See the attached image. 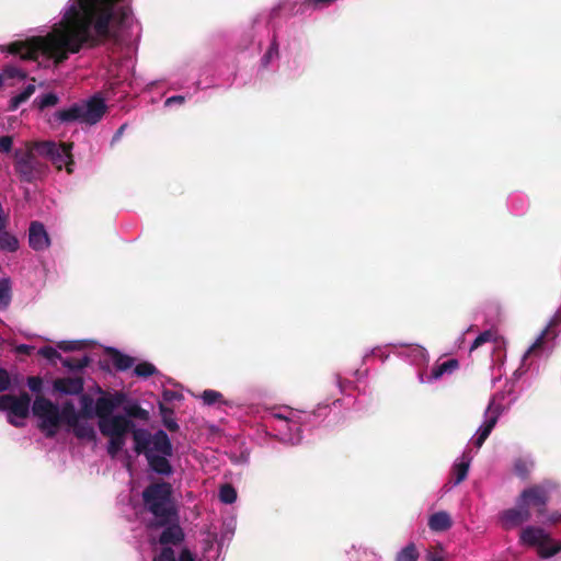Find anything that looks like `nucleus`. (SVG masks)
I'll list each match as a JSON object with an SVG mask.
<instances>
[{"instance_id":"1","label":"nucleus","mask_w":561,"mask_h":561,"mask_svg":"<svg viewBox=\"0 0 561 561\" xmlns=\"http://www.w3.org/2000/svg\"><path fill=\"white\" fill-rule=\"evenodd\" d=\"M141 496L145 510L154 517L150 524L152 528L162 527L172 519L176 520L179 510L173 499L171 483L152 482L144 489Z\"/></svg>"},{"instance_id":"2","label":"nucleus","mask_w":561,"mask_h":561,"mask_svg":"<svg viewBox=\"0 0 561 561\" xmlns=\"http://www.w3.org/2000/svg\"><path fill=\"white\" fill-rule=\"evenodd\" d=\"M39 157L35 142L26 144L25 148L15 149L14 171L22 182L33 183L46 176L48 164Z\"/></svg>"},{"instance_id":"3","label":"nucleus","mask_w":561,"mask_h":561,"mask_svg":"<svg viewBox=\"0 0 561 561\" xmlns=\"http://www.w3.org/2000/svg\"><path fill=\"white\" fill-rule=\"evenodd\" d=\"M106 110L104 99L99 95H93L84 104L75 103L68 108L57 111L54 114V118L59 123L80 121L89 125H94L102 119Z\"/></svg>"},{"instance_id":"4","label":"nucleus","mask_w":561,"mask_h":561,"mask_svg":"<svg viewBox=\"0 0 561 561\" xmlns=\"http://www.w3.org/2000/svg\"><path fill=\"white\" fill-rule=\"evenodd\" d=\"M72 142L35 141L38 154L50 160L57 170L66 169L68 174L73 172Z\"/></svg>"},{"instance_id":"5","label":"nucleus","mask_w":561,"mask_h":561,"mask_svg":"<svg viewBox=\"0 0 561 561\" xmlns=\"http://www.w3.org/2000/svg\"><path fill=\"white\" fill-rule=\"evenodd\" d=\"M32 412L39 419L38 428L45 433V436L55 437L60 426L58 405L43 396H37L32 404Z\"/></svg>"},{"instance_id":"6","label":"nucleus","mask_w":561,"mask_h":561,"mask_svg":"<svg viewBox=\"0 0 561 561\" xmlns=\"http://www.w3.org/2000/svg\"><path fill=\"white\" fill-rule=\"evenodd\" d=\"M31 396L22 391L19 396L14 394H2L0 397V411L8 412L7 421L15 426L20 427L23 425L16 419H26L30 414Z\"/></svg>"},{"instance_id":"7","label":"nucleus","mask_w":561,"mask_h":561,"mask_svg":"<svg viewBox=\"0 0 561 561\" xmlns=\"http://www.w3.org/2000/svg\"><path fill=\"white\" fill-rule=\"evenodd\" d=\"M520 541L524 545L537 547L541 558H550L561 550L560 542H552L549 535L540 527L528 526L520 533Z\"/></svg>"},{"instance_id":"8","label":"nucleus","mask_w":561,"mask_h":561,"mask_svg":"<svg viewBox=\"0 0 561 561\" xmlns=\"http://www.w3.org/2000/svg\"><path fill=\"white\" fill-rule=\"evenodd\" d=\"M552 486L551 482H543L524 489L517 497L518 503L526 505L529 510L533 507L538 517L543 516L547 513Z\"/></svg>"},{"instance_id":"9","label":"nucleus","mask_w":561,"mask_h":561,"mask_svg":"<svg viewBox=\"0 0 561 561\" xmlns=\"http://www.w3.org/2000/svg\"><path fill=\"white\" fill-rule=\"evenodd\" d=\"M98 425L101 434L105 437L126 436L135 427V423L122 414L99 421Z\"/></svg>"},{"instance_id":"10","label":"nucleus","mask_w":561,"mask_h":561,"mask_svg":"<svg viewBox=\"0 0 561 561\" xmlns=\"http://www.w3.org/2000/svg\"><path fill=\"white\" fill-rule=\"evenodd\" d=\"M502 409L500 404H495L491 401L484 414V422L477 431L476 437L472 439L474 447L480 448L490 436L491 432L495 427Z\"/></svg>"},{"instance_id":"11","label":"nucleus","mask_w":561,"mask_h":561,"mask_svg":"<svg viewBox=\"0 0 561 561\" xmlns=\"http://www.w3.org/2000/svg\"><path fill=\"white\" fill-rule=\"evenodd\" d=\"M126 400L127 396L123 391L105 393L98 398L95 401V414L99 417V421L112 417L113 411L125 403Z\"/></svg>"},{"instance_id":"12","label":"nucleus","mask_w":561,"mask_h":561,"mask_svg":"<svg viewBox=\"0 0 561 561\" xmlns=\"http://www.w3.org/2000/svg\"><path fill=\"white\" fill-rule=\"evenodd\" d=\"M531 518L530 510L516 501V506L503 511L500 515L501 525L505 530L516 528Z\"/></svg>"},{"instance_id":"13","label":"nucleus","mask_w":561,"mask_h":561,"mask_svg":"<svg viewBox=\"0 0 561 561\" xmlns=\"http://www.w3.org/2000/svg\"><path fill=\"white\" fill-rule=\"evenodd\" d=\"M161 528H163V530L160 534L158 541L163 547H169V545L178 546L184 541L185 535L180 526L179 514L176 520L172 519Z\"/></svg>"},{"instance_id":"14","label":"nucleus","mask_w":561,"mask_h":561,"mask_svg":"<svg viewBox=\"0 0 561 561\" xmlns=\"http://www.w3.org/2000/svg\"><path fill=\"white\" fill-rule=\"evenodd\" d=\"M28 243L35 251H43L50 244L48 233L39 221H32L28 228Z\"/></svg>"},{"instance_id":"15","label":"nucleus","mask_w":561,"mask_h":561,"mask_svg":"<svg viewBox=\"0 0 561 561\" xmlns=\"http://www.w3.org/2000/svg\"><path fill=\"white\" fill-rule=\"evenodd\" d=\"M53 388L62 394L77 396L83 392L84 380L82 377L57 378L53 382Z\"/></svg>"},{"instance_id":"16","label":"nucleus","mask_w":561,"mask_h":561,"mask_svg":"<svg viewBox=\"0 0 561 561\" xmlns=\"http://www.w3.org/2000/svg\"><path fill=\"white\" fill-rule=\"evenodd\" d=\"M129 433H131L135 442L134 450L138 455L144 454L145 457H147L148 454L152 453V449H150L151 433L144 428H137L136 426L131 428Z\"/></svg>"},{"instance_id":"17","label":"nucleus","mask_w":561,"mask_h":561,"mask_svg":"<svg viewBox=\"0 0 561 561\" xmlns=\"http://www.w3.org/2000/svg\"><path fill=\"white\" fill-rule=\"evenodd\" d=\"M150 449H152V453L154 454H162L163 456H172L173 455V446L172 443L168 436V434L159 430L151 436V444Z\"/></svg>"},{"instance_id":"18","label":"nucleus","mask_w":561,"mask_h":561,"mask_svg":"<svg viewBox=\"0 0 561 561\" xmlns=\"http://www.w3.org/2000/svg\"><path fill=\"white\" fill-rule=\"evenodd\" d=\"M169 456L156 455L150 453L147 455L146 459L150 469L161 476H170L173 473V468L171 462L168 460Z\"/></svg>"},{"instance_id":"19","label":"nucleus","mask_w":561,"mask_h":561,"mask_svg":"<svg viewBox=\"0 0 561 561\" xmlns=\"http://www.w3.org/2000/svg\"><path fill=\"white\" fill-rule=\"evenodd\" d=\"M106 354L110 356L113 366L118 371H126L131 368L135 364V358L122 353L117 348L107 347Z\"/></svg>"},{"instance_id":"20","label":"nucleus","mask_w":561,"mask_h":561,"mask_svg":"<svg viewBox=\"0 0 561 561\" xmlns=\"http://www.w3.org/2000/svg\"><path fill=\"white\" fill-rule=\"evenodd\" d=\"M470 450H465L459 462H456L453 467V479L454 484H460L466 480L469 471V467L472 460Z\"/></svg>"},{"instance_id":"21","label":"nucleus","mask_w":561,"mask_h":561,"mask_svg":"<svg viewBox=\"0 0 561 561\" xmlns=\"http://www.w3.org/2000/svg\"><path fill=\"white\" fill-rule=\"evenodd\" d=\"M451 526H453L451 517L445 511L434 513L428 518V527L433 531H436V533L446 531Z\"/></svg>"},{"instance_id":"22","label":"nucleus","mask_w":561,"mask_h":561,"mask_svg":"<svg viewBox=\"0 0 561 561\" xmlns=\"http://www.w3.org/2000/svg\"><path fill=\"white\" fill-rule=\"evenodd\" d=\"M60 413V424L66 423L70 428L78 423L81 417L79 411L76 410L71 401L64 403Z\"/></svg>"},{"instance_id":"23","label":"nucleus","mask_w":561,"mask_h":561,"mask_svg":"<svg viewBox=\"0 0 561 561\" xmlns=\"http://www.w3.org/2000/svg\"><path fill=\"white\" fill-rule=\"evenodd\" d=\"M72 432L75 436L79 439H87V440H95L96 439V433L92 425L85 422H81L80 420L76 425L72 427Z\"/></svg>"},{"instance_id":"24","label":"nucleus","mask_w":561,"mask_h":561,"mask_svg":"<svg viewBox=\"0 0 561 561\" xmlns=\"http://www.w3.org/2000/svg\"><path fill=\"white\" fill-rule=\"evenodd\" d=\"M535 462L528 457H518L514 461V472L520 479H527L533 470Z\"/></svg>"},{"instance_id":"25","label":"nucleus","mask_w":561,"mask_h":561,"mask_svg":"<svg viewBox=\"0 0 561 561\" xmlns=\"http://www.w3.org/2000/svg\"><path fill=\"white\" fill-rule=\"evenodd\" d=\"M80 415L82 419H93L95 414V402L89 394L81 393L80 396Z\"/></svg>"},{"instance_id":"26","label":"nucleus","mask_w":561,"mask_h":561,"mask_svg":"<svg viewBox=\"0 0 561 561\" xmlns=\"http://www.w3.org/2000/svg\"><path fill=\"white\" fill-rule=\"evenodd\" d=\"M34 92H35V85L34 84H27L21 93H19L16 95H14L13 98H11L10 103H9V110L10 111L18 110V107L22 103L26 102Z\"/></svg>"},{"instance_id":"27","label":"nucleus","mask_w":561,"mask_h":561,"mask_svg":"<svg viewBox=\"0 0 561 561\" xmlns=\"http://www.w3.org/2000/svg\"><path fill=\"white\" fill-rule=\"evenodd\" d=\"M125 416L147 422L150 417L149 412L142 409L138 403H130L124 407Z\"/></svg>"},{"instance_id":"28","label":"nucleus","mask_w":561,"mask_h":561,"mask_svg":"<svg viewBox=\"0 0 561 561\" xmlns=\"http://www.w3.org/2000/svg\"><path fill=\"white\" fill-rule=\"evenodd\" d=\"M420 552L413 542L402 548L394 558V561H417Z\"/></svg>"},{"instance_id":"29","label":"nucleus","mask_w":561,"mask_h":561,"mask_svg":"<svg viewBox=\"0 0 561 561\" xmlns=\"http://www.w3.org/2000/svg\"><path fill=\"white\" fill-rule=\"evenodd\" d=\"M160 414L162 416V423L163 425L170 431V432H176L179 431V424L176 423L173 415V410L165 407L164 404H160Z\"/></svg>"},{"instance_id":"30","label":"nucleus","mask_w":561,"mask_h":561,"mask_svg":"<svg viewBox=\"0 0 561 561\" xmlns=\"http://www.w3.org/2000/svg\"><path fill=\"white\" fill-rule=\"evenodd\" d=\"M458 366H459V363L457 359H455V358L448 359L433 368L432 377L434 379H438L444 374L454 371L455 369L458 368Z\"/></svg>"},{"instance_id":"31","label":"nucleus","mask_w":561,"mask_h":561,"mask_svg":"<svg viewBox=\"0 0 561 561\" xmlns=\"http://www.w3.org/2000/svg\"><path fill=\"white\" fill-rule=\"evenodd\" d=\"M91 359L89 356L84 355L83 357L81 358H77V357H67V358H61V363L62 365L68 368L69 370H80L87 366H89Z\"/></svg>"},{"instance_id":"32","label":"nucleus","mask_w":561,"mask_h":561,"mask_svg":"<svg viewBox=\"0 0 561 561\" xmlns=\"http://www.w3.org/2000/svg\"><path fill=\"white\" fill-rule=\"evenodd\" d=\"M0 249L15 252L19 249V241L14 236L4 230L0 233Z\"/></svg>"},{"instance_id":"33","label":"nucleus","mask_w":561,"mask_h":561,"mask_svg":"<svg viewBox=\"0 0 561 561\" xmlns=\"http://www.w3.org/2000/svg\"><path fill=\"white\" fill-rule=\"evenodd\" d=\"M158 373L157 367L149 362H141L134 368V374L140 378H149Z\"/></svg>"},{"instance_id":"34","label":"nucleus","mask_w":561,"mask_h":561,"mask_svg":"<svg viewBox=\"0 0 561 561\" xmlns=\"http://www.w3.org/2000/svg\"><path fill=\"white\" fill-rule=\"evenodd\" d=\"M126 444V436H108L107 454L116 457Z\"/></svg>"},{"instance_id":"35","label":"nucleus","mask_w":561,"mask_h":561,"mask_svg":"<svg viewBox=\"0 0 561 561\" xmlns=\"http://www.w3.org/2000/svg\"><path fill=\"white\" fill-rule=\"evenodd\" d=\"M11 301V284L8 278L0 279V309H4Z\"/></svg>"},{"instance_id":"36","label":"nucleus","mask_w":561,"mask_h":561,"mask_svg":"<svg viewBox=\"0 0 561 561\" xmlns=\"http://www.w3.org/2000/svg\"><path fill=\"white\" fill-rule=\"evenodd\" d=\"M219 499L225 504H232L237 500V491L231 484H224L219 490Z\"/></svg>"},{"instance_id":"37","label":"nucleus","mask_w":561,"mask_h":561,"mask_svg":"<svg viewBox=\"0 0 561 561\" xmlns=\"http://www.w3.org/2000/svg\"><path fill=\"white\" fill-rule=\"evenodd\" d=\"M548 332L549 328L541 332V334L537 337V340L529 346V348L525 353L524 360H526L531 355H537L542 350L545 339L548 335Z\"/></svg>"},{"instance_id":"38","label":"nucleus","mask_w":561,"mask_h":561,"mask_svg":"<svg viewBox=\"0 0 561 561\" xmlns=\"http://www.w3.org/2000/svg\"><path fill=\"white\" fill-rule=\"evenodd\" d=\"M494 339H495V332H493L492 330L483 331L472 342V344L470 346V352H472L473 350L480 347L484 343L490 342V341H492Z\"/></svg>"},{"instance_id":"39","label":"nucleus","mask_w":561,"mask_h":561,"mask_svg":"<svg viewBox=\"0 0 561 561\" xmlns=\"http://www.w3.org/2000/svg\"><path fill=\"white\" fill-rule=\"evenodd\" d=\"M278 54H279L278 43H277L276 35L274 34L267 51L262 57V64L264 66H267L274 57L278 56Z\"/></svg>"},{"instance_id":"40","label":"nucleus","mask_w":561,"mask_h":561,"mask_svg":"<svg viewBox=\"0 0 561 561\" xmlns=\"http://www.w3.org/2000/svg\"><path fill=\"white\" fill-rule=\"evenodd\" d=\"M202 399H203L204 403L207 405H213L218 402H224V400H222L224 396L219 391L211 390V389L205 390L202 393Z\"/></svg>"},{"instance_id":"41","label":"nucleus","mask_w":561,"mask_h":561,"mask_svg":"<svg viewBox=\"0 0 561 561\" xmlns=\"http://www.w3.org/2000/svg\"><path fill=\"white\" fill-rule=\"evenodd\" d=\"M59 99L55 93H46L41 98H37L35 102H37L38 108L44 110L48 106H54L58 103Z\"/></svg>"},{"instance_id":"42","label":"nucleus","mask_w":561,"mask_h":561,"mask_svg":"<svg viewBox=\"0 0 561 561\" xmlns=\"http://www.w3.org/2000/svg\"><path fill=\"white\" fill-rule=\"evenodd\" d=\"M38 354L48 359L49 362H56V359L61 360V355L58 353V351L51 346H43L38 350Z\"/></svg>"},{"instance_id":"43","label":"nucleus","mask_w":561,"mask_h":561,"mask_svg":"<svg viewBox=\"0 0 561 561\" xmlns=\"http://www.w3.org/2000/svg\"><path fill=\"white\" fill-rule=\"evenodd\" d=\"M152 561H176L175 551L171 547H162Z\"/></svg>"},{"instance_id":"44","label":"nucleus","mask_w":561,"mask_h":561,"mask_svg":"<svg viewBox=\"0 0 561 561\" xmlns=\"http://www.w3.org/2000/svg\"><path fill=\"white\" fill-rule=\"evenodd\" d=\"M11 389V377L5 368H0V392Z\"/></svg>"},{"instance_id":"45","label":"nucleus","mask_w":561,"mask_h":561,"mask_svg":"<svg viewBox=\"0 0 561 561\" xmlns=\"http://www.w3.org/2000/svg\"><path fill=\"white\" fill-rule=\"evenodd\" d=\"M27 386L33 392H41L43 388V380L38 376H31L27 378Z\"/></svg>"},{"instance_id":"46","label":"nucleus","mask_w":561,"mask_h":561,"mask_svg":"<svg viewBox=\"0 0 561 561\" xmlns=\"http://www.w3.org/2000/svg\"><path fill=\"white\" fill-rule=\"evenodd\" d=\"M4 75L9 78H19L21 80H24L27 77L25 71L16 67H7L4 69Z\"/></svg>"},{"instance_id":"47","label":"nucleus","mask_w":561,"mask_h":561,"mask_svg":"<svg viewBox=\"0 0 561 561\" xmlns=\"http://www.w3.org/2000/svg\"><path fill=\"white\" fill-rule=\"evenodd\" d=\"M13 138L11 136H1L0 137V152L8 153L12 150Z\"/></svg>"},{"instance_id":"48","label":"nucleus","mask_w":561,"mask_h":561,"mask_svg":"<svg viewBox=\"0 0 561 561\" xmlns=\"http://www.w3.org/2000/svg\"><path fill=\"white\" fill-rule=\"evenodd\" d=\"M58 347L62 351L70 352L81 348L80 342L77 341H62L58 343Z\"/></svg>"},{"instance_id":"49","label":"nucleus","mask_w":561,"mask_h":561,"mask_svg":"<svg viewBox=\"0 0 561 561\" xmlns=\"http://www.w3.org/2000/svg\"><path fill=\"white\" fill-rule=\"evenodd\" d=\"M179 561H195V558L187 548H184L180 552Z\"/></svg>"},{"instance_id":"50","label":"nucleus","mask_w":561,"mask_h":561,"mask_svg":"<svg viewBox=\"0 0 561 561\" xmlns=\"http://www.w3.org/2000/svg\"><path fill=\"white\" fill-rule=\"evenodd\" d=\"M427 561H445L444 557L439 552H432L430 551L427 553Z\"/></svg>"},{"instance_id":"51","label":"nucleus","mask_w":561,"mask_h":561,"mask_svg":"<svg viewBox=\"0 0 561 561\" xmlns=\"http://www.w3.org/2000/svg\"><path fill=\"white\" fill-rule=\"evenodd\" d=\"M184 100L185 99L182 95H173V96L167 99L165 104L169 105L171 103H183Z\"/></svg>"},{"instance_id":"52","label":"nucleus","mask_w":561,"mask_h":561,"mask_svg":"<svg viewBox=\"0 0 561 561\" xmlns=\"http://www.w3.org/2000/svg\"><path fill=\"white\" fill-rule=\"evenodd\" d=\"M561 519V514L558 515V514H552L549 516L548 520L551 523V524H556L558 523L559 520Z\"/></svg>"},{"instance_id":"53","label":"nucleus","mask_w":561,"mask_h":561,"mask_svg":"<svg viewBox=\"0 0 561 561\" xmlns=\"http://www.w3.org/2000/svg\"><path fill=\"white\" fill-rule=\"evenodd\" d=\"M274 417H275V419H278V420H282V421H285V422H287V423L293 422L290 417L285 416V415H283V414H278V413H277V414H274Z\"/></svg>"},{"instance_id":"54","label":"nucleus","mask_w":561,"mask_h":561,"mask_svg":"<svg viewBox=\"0 0 561 561\" xmlns=\"http://www.w3.org/2000/svg\"><path fill=\"white\" fill-rule=\"evenodd\" d=\"M19 352L27 354L28 353V346L27 345H21L19 347Z\"/></svg>"},{"instance_id":"55","label":"nucleus","mask_w":561,"mask_h":561,"mask_svg":"<svg viewBox=\"0 0 561 561\" xmlns=\"http://www.w3.org/2000/svg\"><path fill=\"white\" fill-rule=\"evenodd\" d=\"M3 84V76L0 75V87Z\"/></svg>"},{"instance_id":"56","label":"nucleus","mask_w":561,"mask_h":561,"mask_svg":"<svg viewBox=\"0 0 561 561\" xmlns=\"http://www.w3.org/2000/svg\"><path fill=\"white\" fill-rule=\"evenodd\" d=\"M123 129H124V126H121V128L118 129V133H123Z\"/></svg>"},{"instance_id":"57","label":"nucleus","mask_w":561,"mask_h":561,"mask_svg":"<svg viewBox=\"0 0 561 561\" xmlns=\"http://www.w3.org/2000/svg\"><path fill=\"white\" fill-rule=\"evenodd\" d=\"M79 4V0H77L75 3H72L71 5H78Z\"/></svg>"}]
</instances>
